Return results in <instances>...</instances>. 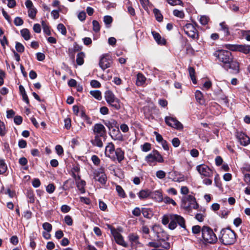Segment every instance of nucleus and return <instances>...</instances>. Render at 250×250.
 <instances>
[{
	"instance_id": "f257e3e1",
	"label": "nucleus",
	"mask_w": 250,
	"mask_h": 250,
	"mask_svg": "<svg viewBox=\"0 0 250 250\" xmlns=\"http://www.w3.org/2000/svg\"><path fill=\"white\" fill-rule=\"evenodd\" d=\"M213 56L221 63L223 67L232 74H237L239 72L238 63L233 60L231 53L228 50H218L214 53Z\"/></svg>"
},
{
	"instance_id": "f03ea898",
	"label": "nucleus",
	"mask_w": 250,
	"mask_h": 250,
	"mask_svg": "<svg viewBox=\"0 0 250 250\" xmlns=\"http://www.w3.org/2000/svg\"><path fill=\"white\" fill-rule=\"evenodd\" d=\"M162 224L164 225L168 224V228L170 229H174L178 224L181 228L186 229L185 220L181 216L175 214H167L164 215L162 217Z\"/></svg>"
},
{
	"instance_id": "7ed1b4c3",
	"label": "nucleus",
	"mask_w": 250,
	"mask_h": 250,
	"mask_svg": "<svg viewBox=\"0 0 250 250\" xmlns=\"http://www.w3.org/2000/svg\"><path fill=\"white\" fill-rule=\"evenodd\" d=\"M219 239L224 245H231L236 241V234L229 229H223L220 231Z\"/></svg>"
},
{
	"instance_id": "20e7f679",
	"label": "nucleus",
	"mask_w": 250,
	"mask_h": 250,
	"mask_svg": "<svg viewBox=\"0 0 250 250\" xmlns=\"http://www.w3.org/2000/svg\"><path fill=\"white\" fill-rule=\"evenodd\" d=\"M202 237L203 242L206 244H212L217 241V237L213 230L208 226H203L202 228Z\"/></svg>"
},
{
	"instance_id": "39448f33",
	"label": "nucleus",
	"mask_w": 250,
	"mask_h": 250,
	"mask_svg": "<svg viewBox=\"0 0 250 250\" xmlns=\"http://www.w3.org/2000/svg\"><path fill=\"white\" fill-rule=\"evenodd\" d=\"M104 98L107 104L118 110L120 108L119 100L116 98L113 93L110 90H107L104 93Z\"/></svg>"
},
{
	"instance_id": "423d86ee",
	"label": "nucleus",
	"mask_w": 250,
	"mask_h": 250,
	"mask_svg": "<svg viewBox=\"0 0 250 250\" xmlns=\"http://www.w3.org/2000/svg\"><path fill=\"white\" fill-rule=\"evenodd\" d=\"M182 206L187 210L192 208L196 209L198 207L195 198L191 195H188L187 197L183 198Z\"/></svg>"
},
{
	"instance_id": "0eeeda50",
	"label": "nucleus",
	"mask_w": 250,
	"mask_h": 250,
	"mask_svg": "<svg viewBox=\"0 0 250 250\" xmlns=\"http://www.w3.org/2000/svg\"><path fill=\"white\" fill-rule=\"evenodd\" d=\"M185 34L192 39H198V33L197 30L191 23L186 24L183 27Z\"/></svg>"
},
{
	"instance_id": "6e6552de",
	"label": "nucleus",
	"mask_w": 250,
	"mask_h": 250,
	"mask_svg": "<svg viewBox=\"0 0 250 250\" xmlns=\"http://www.w3.org/2000/svg\"><path fill=\"white\" fill-rule=\"evenodd\" d=\"M165 121L166 124L171 127L178 130H182L183 128V125L175 118L166 116Z\"/></svg>"
},
{
	"instance_id": "1a4fd4ad",
	"label": "nucleus",
	"mask_w": 250,
	"mask_h": 250,
	"mask_svg": "<svg viewBox=\"0 0 250 250\" xmlns=\"http://www.w3.org/2000/svg\"><path fill=\"white\" fill-rule=\"evenodd\" d=\"M226 47L232 51H238L245 54H248L250 52V46L248 45H233L226 44Z\"/></svg>"
},
{
	"instance_id": "9d476101",
	"label": "nucleus",
	"mask_w": 250,
	"mask_h": 250,
	"mask_svg": "<svg viewBox=\"0 0 250 250\" xmlns=\"http://www.w3.org/2000/svg\"><path fill=\"white\" fill-rule=\"evenodd\" d=\"M196 169L202 176L210 177L213 175V171L206 165H200L196 167Z\"/></svg>"
},
{
	"instance_id": "9b49d317",
	"label": "nucleus",
	"mask_w": 250,
	"mask_h": 250,
	"mask_svg": "<svg viewBox=\"0 0 250 250\" xmlns=\"http://www.w3.org/2000/svg\"><path fill=\"white\" fill-rule=\"evenodd\" d=\"M112 63V61L111 57L108 55H104L101 57L99 62V65L104 70L110 67Z\"/></svg>"
},
{
	"instance_id": "f8f14e48",
	"label": "nucleus",
	"mask_w": 250,
	"mask_h": 250,
	"mask_svg": "<svg viewBox=\"0 0 250 250\" xmlns=\"http://www.w3.org/2000/svg\"><path fill=\"white\" fill-rule=\"evenodd\" d=\"M111 233L113 235L115 242L119 245L124 247L128 246L127 244L125 241L123 236L115 229H111Z\"/></svg>"
},
{
	"instance_id": "ddd939ff",
	"label": "nucleus",
	"mask_w": 250,
	"mask_h": 250,
	"mask_svg": "<svg viewBox=\"0 0 250 250\" xmlns=\"http://www.w3.org/2000/svg\"><path fill=\"white\" fill-rule=\"evenodd\" d=\"M94 179L102 185H104L106 183L107 177L104 172V169L100 168L99 170L94 172Z\"/></svg>"
},
{
	"instance_id": "4468645a",
	"label": "nucleus",
	"mask_w": 250,
	"mask_h": 250,
	"mask_svg": "<svg viewBox=\"0 0 250 250\" xmlns=\"http://www.w3.org/2000/svg\"><path fill=\"white\" fill-rule=\"evenodd\" d=\"M236 137L241 145L246 146L250 144V137L245 133L237 132Z\"/></svg>"
},
{
	"instance_id": "2eb2a0df",
	"label": "nucleus",
	"mask_w": 250,
	"mask_h": 250,
	"mask_svg": "<svg viewBox=\"0 0 250 250\" xmlns=\"http://www.w3.org/2000/svg\"><path fill=\"white\" fill-rule=\"evenodd\" d=\"M93 130L97 136L104 137L106 134V129L104 125L101 124H96L93 127Z\"/></svg>"
},
{
	"instance_id": "dca6fc26",
	"label": "nucleus",
	"mask_w": 250,
	"mask_h": 250,
	"mask_svg": "<svg viewBox=\"0 0 250 250\" xmlns=\"http://www.w3.org/2000/svg\"><path fill=\"white\" fill-rule=\"evenodd\" d=\"M115 150L114 144L112 143H109L105 148V155L106 156L108 157L112 160L115 161V158L114 153Z\"/></svg>"
},
{
	"instance_id": "f3484780",
	"label": "nucleus",
	"mask_w": 250,
	"mask_h": 250,
	"mask_svg": "<svg viewBox=\"0 0 250 250\" xmlns=\"http://www.w3.org/2000/svg\"><path fill=\"white\" fill-rule=\"evenodd\" d=\"M110 135L114 140L122 141L124 140L123 136L118 128H113Z\"/></svg>"
},
{
	"instance_id": "a211bd4d",
	"label": "nucleus",
	"mask_w": 250,
	"mask_h": 250,
	"mask_svg": "<svg viewBox=\"0 0 250 250\" xmlns=\"http://www.w3.org/2000/svg\"><path fill=\"white\" fill-rule=\"evenodd\" d=\"M151 197L158 202L164 201L162 193L160 190H156L150 193Z\"/></svg>"
},
{
	"instance_id": "6ab92c4d",
	"label": "nucleus",
	"mask_w": 250,
	"mask_h": 250,
	"mask_svg": "<svg viewBox=\"0 0 250 250\" xmlns=\"http://www.w3.org/2000/svg\"><path fill=\"white\" fill-rule=\"evenodd\" d=\"M115 160H117L118 162L120 163L125 159V152L124 151L121 149V148H117L115 153Z\"/></svg>"
},
{
	"instance_id": "aec40b11",
	"label": "nucleus",
	"mask_w": 250,
	"mask_h": 250,
	"mask_svg": "<svg viewBox=\"0 0 250 250\" xmlns=\"http://www.w3.org/2000/svg\"><path fill=\"white\" fill-rule=\"evenodd\" d=\"M128 238L129 242L131 243L132 247L136 246L137 245L140 243L139 242V236L134 233H131L128 235Z\"/></svg>"
},
{
	"instance_id": "412c9836",
	"label": "nucleus",
	"mask_w": 250,
	"mask_h": 250,
	"mask_svg": "<svg viewBox=\"0 0 250 250\" xmlns=\"http://www.w3.org/2000/svg\"><path fill=\"white\" fill-rule=\"evenodd\" d=\"M101 136H97L95 135L94 139L91 141V143L94 146L99 147H102L103 146V143L101 140Z\"/></svg>"
},
{
	"instance_id": "4be33fe9",
	"label": "nucleus",
	"mask_w": 250,
	"mask_h": 250,
	"mask_svg": "<svg viewBox=\"0 0 250 250\" xmlns=\"http://www.w3.org/2000/svg\"><path fill=\"white\" fill-rule=\"evenodd\" d=\"M76 184L77 185V187L78 189L80 191L81 193H83L85 192L84 187L85 186L86 183L84 180L80 179L78 181H76Z\"/></svg>"
},
{
	"instance_id": "5701e85b",
	"label": "nucleus",
	"mask_w": 250,
	"mask_h": 250,
	"mask_svg": "<svg viewBox=\"0 0 250 250\" xmlns=\"http://www.w3.org/2000/svg\"><path fill=\"white\" fill-rule=\"evenodd\" d=\"M151 33L154 39L158 44H164L165 43V40L163 39H162L160 35L158 33L155 31H152Z\"/></svg>"
},
{
	"instance_id": "b1692460",
	"label": "nucleus",
	"mask_w": 250,
	"mask_h": 250,
	"mask_svg": "<svg viewBox=\"0 0 250 250\" xmlns=\"http://www.w3.org/2000/svg\"><path fill=\"white\" fill-rule=\"evenodd\" d=\"M146 80L145 77L142 73H138L137 75L136 83L138 86H142L145 83Z\"/></svg>"
},
{
	"instance_id": "393cba45",
	"label": "nucleus",
	"mask_w": 250,
	"mask_h": 250,
	"mask_svg": "<svg viewBox=\"0 0 250 250\" xmlns=\"http://www.w3.org/2000/svg\"><path fill=\"white\" fill-rule=\"evenodd\" d=\"M195 97L197 102L201 104H205V100L203 98L202 93L199 90H196L195 92Z\"/></svg>"
},
{
	"instance_id": "a878e982",
	"label": "nucleus",
	"mask_w": 250,
	"mask_h": 250,
	"mask_svg": "<svg viewBox=\"0 0 250 250\" xmlns=\"http://www.w3.org/2000/svg\"><path fill=\"white\" fill-rule=\"evenodd\" d=\"M221 30L224 32L225 36H228L230 35L229 28L225 22H222L220 23Z\"/></svg>"
},
{
	"instance_id": "bb28decb",
	"label": "nucleus",
	"mask_w": 250,
	"mask_h": 250,
	"mask_svg": "<svg viewBox=\"0 0 250 250\" xmlns=\"http://www.w3.org/2000/svg\"><path fill=\"white\" fill-rule=\"evenodd\" d=\"M21 36L24 38L25 40L28 41L30 40L31 36L30 32L28 29L24 28L21 30Z\"/></svg>"
},
{
	"instance_id": "cd10ccee",
	"label": "nucleus",
	"mask_w": 250,
	"mask_h": 250,
	"mask_svg": "<svg viewBox=\"0 0 250 250\" xmlns=\"http://www.w3.org/2000/svg\"><path fill=\"white\" fill-rule=\"evenodd\" d=\"M84 56H85L84 53L83 52H81L77 54V58H76V62L78 65H81L83 63V62H84L83 59H84Z\"/></svg>"
},
{
	"instance_id": "c85d7f7f",
	"label": "nucleus",
	"mask_w": 250,
	"mask_h": 250,
	"mask_svg": "<svg viewBox=\"0 0 250 250\" xmlns=\"http://www.w3.org/2000/svg\"><path fill=\"white\" fill-rule=\"evenodd\" d=\"M154 156V152L153 151L146 157L145 160L147 163L151 165L156 162Z\"/></svg>"
},
{
	"instance_id": "c756f323",
	"label": "nucleus",
	"mask_w": 250,
	"mask_h": 250,
	"mask_svg": "<svg viewBox=\"0 0 250 250\" xmlns=\"http://www.w3.org/2000/svg\"><path fill=\"white\" fill-rule=\"evenodd\" d=\"M90 94L98 100H101L102 98V93L99 90H91Z\"/></svg>"
},
{
	"instance_id": "7c9ffc66",
	"label": "nucleus",
	"mask_w": 250,
	"mask_h": 250,
	"mask_svg": "<svg viewBox=\"0 0 250 250\" xmlns=\"http://www.w3.org/2000/svg\"><path fill=\"white\" fill-rule=\"evenodd\" d=\"M151 192L149 190H141L138 194V196L140 199H145L150 196Z\"/></svg>"
},
{
	"instance_id": "2f4dec72",
	"label": "nucleus",
	"mask_w": 250,
	"mask_h": 250,
	"mask_svg": "<svg viewBox=\"0 0 250 250\" xmlns=\"http://www.w3.org/2000/svg\"><path fill=\"white\" fill-rule=\"evenodd\" d=\"M153 13L155 15L156 19L158 21L160 22V21H162L163 17L162 15L161 14L159 10H158V9H156V8H154L153 9Z\"/></svg>"
},
{
	"instance_id": "473e14b6",
	"label": "nucleus",
	"mask_w": 250,
	"mask_h": 250,
	"mask_svg": "<svg viewBox=\"0 0 250 250\" xmlns=\"http://www.w3.org/2000/svg\"><path fill=\"white\" fill-rule=\"evenodd\" d=\"M7 165L4 160L0 159V174L4 173L7 170Z\"/></svg>"
},
{
	"instance_id": "72a5a7b5",
	"label": "nucleus",
	"mask_w": 250,
	"mask_h": 250,
	"mask_svg": "<svg viewBox=\"0 0 250 250\" xmlns=\"http://www.w3.org/2000/svg\"><path fill=\"white\" fill-rule=\"evenodd\" d=\"M142 213L143 216L146 218H150L152 216L151 211L147 208H143Z\"/></svg>"
},
{
	"instance_id": "f704fd0d",
	"label": "nucleus",
	"mask_w": 250,
	"mask_h": 250,
	"mask_svg": "<svg viewBox=\"0 0 250 250\" xmlns=\"http://www.w3.org/2000/svg\"><path fill=\"white\" fill-rule=\"evenodd\" d=\"M154 157L156 162L159 163H162L164 162V159L162 155L157 150H153Z\"/></svg>"
},
{
	"instance_id": "c9c22d12",
	"label": "nucleus",
	"mask_w": 250,
	"mask_h": 250,
	"mask_svg": "<svg viewBox=\"0 0 250 250\" xmlns=\"http://www.w3.org/2000/svg\"><path fill=\"white\" fill-rule=\"evenodd\" d=\"M42 25L44 33L47 35H50L51 34V32L49 29V27L44 21H42Z\"/></svg>"
},
{
	"instance_id": "e433bc0d",
	"label": "nucleus",
	"mask_w": 250,
	"mask_h": 250,
	"mask_svg": "<svg viewBox=\"0 0 250 250\" xmlns=\"http://www.w3.org/2000/svg\"><path fill=\"white\" fill-rule=\"evenodd\" d=\"M173 14L175 17H178L181 19H183L185 17V14L183 10L175 9L173 11Z\"/></svg>"
},
{
	"instance_id": "4c0bfd02",
	"label": "nucleus",
	"mask_w": 250,
	"mask_h": 250,
	"mask_svg": "<svg viewBox=\"0 0 250 250\" xmlns=\"http://www.w3.org/2000/svg\"><path fill=\"white\" fill-rule=\"evenodd\" d=\"M28 16L31 18L34 19L37 13V10L36 8L33 6L29 9H28Z\"/></svg>"
},
{
	"instance_id": "58836bf2",
	"label": "nucleus",
	"mask_w": 250,
	"mask_h": 250,
	"mask_svg": "<svg viewBox=\"0 0 250 250\" xmlns=\"http://www.w3.org/2000/svg\"><path fill=\"white\" fill-rule=\"evenodd\" d=\"M164 248V250H167L170 248V244L168 242L163 240L159 241V248Z\"/></svg>"
},
{
	"instance_id": "ea45409f",
	"label": "nucleus",
	"mask_w": 250,
	"mask_h": 250,
	"mask_svg": "<svg viewBox=\"0 0 250 250\" xmlns=\"http://www.w3.org/2000/svg\"><path fill=\"white\" fill-rule=\"evenodd\" d=\"M57 29L63 35H66V29L62 23H59L57 26Z\"/></svg>"
},
{
	"instance_id": "a19ab883",
	"label": "nucleus",
	"mask_w": 250,
	"mask_h": 250,
	"mask_svg": "<svg viewBox=\"0 0 250 250\" xmlns=\"http://www.w3.org/2000/svg\"><path fill=\"white\" fill-rule=\"evenodd\" d=\"M93 30L95 32H98L100 30V25L99 22L96 20L92 21Z\"/></svg>"
},
{
	"instance_id": "79ce46f5",
	"label": "nucleus",
	"mask_w": 250,
	"mask_h": 250,
	"mask_svg": "<svg viewBox=\"0 0 250 250\" xmlns=\"http://www.w3.org/2000/svg\"><path fill=\"white\" fill-rule=\"evenodd\" d=\"M80 116L83 120L86 121L87 123H91L90 118L86 115V114H85V112L83 110H81L80 111Z\"/></svg>"
},
{
	"instance_id": "37998d69",
	"label": "nucleus",
	"mask_w": 250,
	"mask_h": 250,
	"mask_svg": "<svg viewBox=\"0 0 250 250\" xmlns=\"http://www.w3.org/2000/svg\"><path fill=\"white\" fill-rule=\"evenodd\" d=\"M15 48L16 50L20 53H22L24 51V46L20 42H16Z\"/></svg>"
},
{
	"instance_id": "c03bdc74",
	"label": "nucleus",
	"mask_w": 250,
	"mask_h": 250,
	"mask_svg": "<svg viewBox=\"0 0 250 250\" xmlns=\"http://www.w3.org/2000/svg\"><path fill=\"white\" fill-rule=\"evenodd\" d=\"M209 21V18L206 16H202L200 18V22L202 25H206Z\"/></svg>"
},
{
	"instance_id": "a18cd8bd",
	"label": "nucleus",
	"mask_w": 250,
	"mask_h": 250,
	"mask_svg": "<svg viewBox=\"0 0 250 250\" xmlns=\"http://www.w3.org/2000/svg\"><path fill=\"white\" fill-rule=\"evenodd\" d=\"M163 201L167 204H171L173 206L176 205V202L172 199L170 198L168 196L164 197Z\"/></svg>"
},
{
	"instance_id": "49530a36",
	"label": "nucleus",
	"mask_w": 250,
	"mask_h": 250,
	"mask_svg": "<svg viewBox=\"0 0 250 250\" xmlns=\"http://www.w3.org/2000/svg\"><path fill=\"white\" fill-rule=\"evenodd\" d=\"M6 133L5 125L3 122L0 121V136H3Z\"/></svg>"
},
{
	"instance_id": "de8ad7c7",
	"label": "nucleus",
	"mask_w": 250,
	"mask_h": 250,
	"mask_svg": "<svg viewBox=\"0 0 250 250\" xmlns=\"http://www.w3.org/2000/svg\"><path fill=\"white\" fill-rule=\"evenodd\" d=\"M116 189L120 196H121L122 197H125V193L123 188L120 186H116Z\"/></svg>"
},
{
	"instance_id": "09e8293b",
	"label": "nucleus",
	"mask_w": 250,
	"mask_h": 250,
	"mask_svg": "<svg viewBox=\"0 0 250 250\" xmlns=\"http://www.w3.org/2000/svg\"><path fill=\"white\" fill-rule=\"evenodd\" d=\"M43 229L46 230L48 232H49L51 231L52 227V225L47 222L44 223L42 225Z\"/></svg>"
},
{
	"instance_id": "8fccbe9b",
	"label": "nucleus",
	"mask_w": 250,
	"mask_h": 250,
	"mask_svg": "<svg viewBox=\"0 0 250 250\" xmlns=\"http://www.w3.org/2000/svg\"><path fill=\"white\" fill-rule=\"evenodd\" d=\"M202 232V229L199 225L194 226L192 228V232L195 234H199L200 232Z\"/></svg>"
},
{
	"instance_id": "3c124183",
	"label": "nucleus",
	"mask_w": 250,
	"mask_h": 250,
	"mask_svg": "<svg viewBox=\"0 0 250 250\" xmlns=\"http://www.w3.org/2000/svg\"><path fill=\"white\" fill-rule=\"evenodd\" d=\"M14 22L16 26H21L23 24V21L21 18L17 17L15 18Z\"/></svg>"
},
{
	"instance_id": "603ef678",
	"label": "nucleus",
	"mask_w": 250,
	"mask_h": 250,
	"mask_svg": "<svg viewBox=\"0 0 250 250\" xmlns=\"http://www.w3.org/2000/svg\"><path fill=\"white\" fill-rule=\"evenodd\" d=\"M55 189V187L53 184H49L46 188V190L48 193H52Z\"/></svg>"
},
{
	"instance_id": "864d4df0",
	"label": "nucleus",
	"mask_w": 250,
	"mask_h": 250,
	"mask_svg": "<svg viewBox=\"0 0 250 250\" xmlns=\"http://www.w3.org/2000/svg\"><path fill=\"white\" fill-rule=\"evenodd\" d=\"M91 160L93 164L96 166H98L101 162L99 157L95 155H94L91 157Z\"/></svg>"
},
{
	"instance_id": "5fc2aeb1",
	"label": "nucleus",
	"mask_w": 250,
	"mask_h": 250,
	"mask_svg": "<svg viewBox=\"0 0 250 250\" xmlns=\"http://www.w3.org/2000/svg\"><path fill=\"white\" fill-rule=\"evenodd\" d=\"M64 222L68 226H71L73 224L72 217L69 215H66L64 217Z\"/></svg>"
},
{
	"instance_id": "6e6d98bb",
	"label": "nucleus",
	"mask_w": 250,
	"mask_h": 250,
	"mask_svg": "<svg viewBox=\"0 0 250 250\" xmlns=\"http://www.w3.org/2000/svg\"><path fill=\"white\" fill-rule=\"evenodd\" d=\"M166 173L163 170H158L156 173V175L159 179H163L166 177Z\"/></svg>"
},
{
	"instance_id": "4d7b16f0",
	"label": "nucleus",
	"mask_w": 250,
	"mask_h": 250,
	"mask_svg": "<svg viewBox=\"0 0 250 250\" xmlns=\"http://www.w3.org/2000/svg\"><path fill=\"white\" fill-rule=\"evenodd\" d=\"M167 1L171 5H181L182 3L181 0H167Z\"/></svg>"
},
{
	"instance_id": "13d9d810",
	"label": "nucleus",
	"mask_w": 250,
	"mask_h": 250,
	"mask_svg": "<svg viewBox=\"0 0 250 250\" xmlns=\"http://www.w3.org/2000/svg\"><path fill=\"white\" fill-rule=\"evenodd\" d=\"M90 85L94 88H99L101 86V83L100 82L95 80H93L91 81Z\"/></svg>"
},
{
	"instance_id": "bf43d9fd",
	"label": "nucleus",
	"mask_w": 250,
	"mask_h": 250,
	"mask_svg": "<svg viewBox=\"0 0 250 250\" xmlns=\"http://www.w3.org/2000/svg\"><path fill=\"white\" fill-rule=\"evenodd\" d=\"M151 148V145L148 143H145L142 147V150L144 152H147L149 151Z\"/></svg>"
},
{
	"instance_id": "052dcab7",
	"label": "nucleus",
	"mask_w": 250,
	"mask_h": 250,
	"mask_svg": "<svg viewBox=\"0 0 250 250\" xmlns=\"http://www.w3.org/2000/svg\"><path fill=\"white\" fill-rule=\"evenodd\" d=\"M14 121L16 125H20L22 123V118L21 116H16L14 117Z\"/></svg>"
},
{
	"instance_id": "680f3d73",
	"label": "nucleus",
	"mask_w": 250,
	"mask_h": 250,
	"mask_svg": "<svg viewBox=\"0 0 250 250\" xmlns=\"http://www.w3.org/2000/svg\"><path fill=\"white\" fill-rule=\"evenodd\" d=\"M55 149L57 152V153L59 155H61L63 153V149L62 147L60 145H57L55 147Z\"/></svg>"
},
{
	"instance_id": "e2e57ef3",
	"label": "nucleus",
	"mask_w": 250,
	"mask_h": 250,
	"mask_svg": "<svg viewBox=\"0 0 250 250\" xmlns=\"http://www.w3.org/2000/svg\"><path fill=\"white\" fill-rule=\"evenodd\" d=\"M154 134L156 136V139L158 142L161 143L164 141L162 136L159 133H158L157 132L154 131Z\"/></svg>"
},
{
	"instance_id": "0e129e2a",
	"label": "nucleus",
	"mask_w": 250,
	"mask_h": 250,
	"mask_svg": "<svg viewBox=\"0 0 250 250\" xmlns=\"http://www.w3.org/2000/svg\"><path fill=\"white\" fill-rule=\"evenodd\" d=\"M104 21L106 24H109L112 22V18L110 16H105L104 18Z\"/></svg>"
},
{
	"instance_id": "69168bd1",
	"label": "nucleus",
	"mask_w": 250,
	"mask_h": 250,
	"mask_svg": "<svg viewBox=\"0 0 250 250\" xmlns=\"http://www.w3.org/2000/svg\"><path fill=\"white\" fill-rule=\"evenodd\" d=\"M99 206L101 210L105 211L107 208L106 204L103 201L100 200L99 202Z\"/></svg>"
},
{
	"instance_id": "338daca9",
	"label": "nucleus",
	"mask_w": 250,
	"mask_h": 250,
	"mask_svg": "<svg viewBox=\"0 0 250 250\" xmlns=\"http://www.w3.org/2000/svg\"><path fill=\"white\" fill-rule=\"evenodd\" d=\"M40 185H41V182L39 179L35 178L33 180L32 186L34 188H38L40 186Z\"/></svg>"
},
{
	"instance_id": "774afa93",
	"label": "nucleus",
	"mask_w": 250,
	"mask_h": 250,
	"mask_svg": "<svg viewBox=\"0 0 250 250\" xmlns=\"http://www.w3.org/2000/svg\"><path fill=\"white\" fill-rule=\"evenodd\" d=\"M244 180L248 185L250 186V174H245Z\"/></svg>"
}]
</instances>
